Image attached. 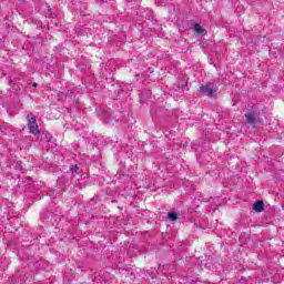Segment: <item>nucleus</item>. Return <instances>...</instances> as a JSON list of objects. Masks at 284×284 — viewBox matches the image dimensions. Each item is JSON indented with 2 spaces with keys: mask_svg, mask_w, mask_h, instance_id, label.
Segmentation results:
<instances>
[{
  "mask_svg": "<svg viewBox=\"0 0 284 284\" xmlns=\"http://www.w3.org/2000/svg\"><path fill=\"white\" fill-rule=\"evenodd\" d=\"M28 129L30 134H40L41 131H39V124L37 123V119L36 118H30V115H28Z\"/></svg>",
  "mask_w": 284,
  "mask_h": 284,
  "instance_id": "f257e3e1",
  "label": "nucleus"
},
{
  "mask_svg": "<svg viewBox=\"0 0 284 284\" xmlns=\"http://www.w3.org/2000/svg\"><path fill=\"white\" fill-rule=\"evenodd\" d=\"M200 92L204 94L205 97H212L216 90H214V87L211 84H205L200 88Z\"/></svg>",
  "mask_w": 284,
  "mask_h": 284,
  "instance_id": "f03ea898",
  "label": "nucleus"
},
{
  "mask_svg": "<svg viewBox=\"0 0 284 284\" xmlns=\"http://www.w3.org/2000/svg\"><path fill=\"white\" fill-rule=\"evenodd\" d=\"M247 123H250L251 125H254L256 123V115L254 114V112L252 111H247L245 114H244Z\"/></svg>",
  "mask_w": 284,
  "mask_h": 284,
  "instance_id": "7ed1b4c3",
  "label": "nucleus"
},
{
  "mask_svg": "<svg viewBox=\"0 0 284 284\" xmlns=\"http://www.w3.org/2000/svg\"><path fill=\"white\" fill-rule=\"evenodd\" d=\"M264 207H265V204L263 203V201H257L253 204L254 212L261 213L263 212Z\"/></svg>",
  "mask_w": 284,
  "mask_h": 284,
  "instance_id": "20e7f679",
  "label": "nucleus"
},
{
  "mask_svg": "<svg viewBox=\"0 0 284 284\" xmlns=\"http://www.w3.org/2000/svg\"><path fill=\"white\" fill-rule=\"evenodd\" d=\"M194 30L196 34H207V31H205V29H203V27H201L199 23L194 24Z\"/></svg>",
  "mask_w": 284,
  "mask_h": 284,
  "instance_id": "39448f33",
  "label": "nucleus"
},
{
  "mask_svg": "<svg viewBox=\"0 0 284 284\" xmlns=\"http://www.w3.org/2000/svg\"><path fill=\"white\" fill-rule=\"evenodd\" d=\"M168 219L169 221H176L179 219V215L176 214V212H170L168 214Z\"/></svg>",
  "mask_w": 284,
  "mask_h": 284,
  "instance_id": "423d86ee",
  "label": "nucleus"
},
{
  "mask_svg": "<svg viewBox=\"0 0 284 284\" xmlns=\"http://www.w3.org/2000/svg\"><path fill=\"white\" fill-rule=\"evenodd\" d=\"M70 170H71V172H74V171L79 170V166H77V165H71V166H70Z\"/></svg>",
  "mask_w": 284,
  "mask_h": 284,
  "instance_id": "0eeeda50",
  "label": "nucleus"
},
{
  "mask_svg": "<svg viewBox=\"0 0 284 284\" xmlns=\"http://www.w3.org/2000/svg\"><path fill=\"white\" fill-rule=\"evenodd\" d=\"M33 88H37V83L33 84Z\"/></svg>",
  "mask_w": 284,
  "mask_h": 284,
  "instance_id": "6e6552de",
  "label": "nucleus"
}]
</instances>
